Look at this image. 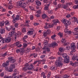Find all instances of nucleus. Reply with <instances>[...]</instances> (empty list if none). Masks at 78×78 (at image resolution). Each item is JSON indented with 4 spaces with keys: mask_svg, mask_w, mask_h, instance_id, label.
<instances>
[{
    "mask_svg": "<svg viewBox=\"0 0 78 78\" xmlns=\"http://www.w3.org/2000/svg\"><path fill=\"white\" fill-rule=\"evenodd\" d=\"M55 46H58V44L56 43H53L52 44H49L47 46H44L42 49V50H44L43 53L45 54L46 53V51L50 52V48L49 47H53Z\"/></svg>",
    "mask_w": 78,
    "mask_h": 78,
    "instance_id": "f257e3e1",
    "label": "nucleus"
},
{
    "mask_svg": "<svg viewBox=\"0 0 78 78\" xmlns=\"http://www.w3.org/2000/svg\"><path fill=\"white\" fill-rule=\"evenodd\" d=\"M58 61L55 62V64L58 67H62L63 64L61 62H61L62 61L63 59H62V58L61 57H58Z\"/></svg>",
    "mask_w": 78,
    "mask_h": 78,
    "instance_id": "f03ea898",
    "label": "nucleus"
},
{
    "mask_svg": "<svg viewBox=\"0 0 78 78\" xmlns=\"http://www.w3.org/2000/svg\"><path fill=\"white\" fill-rule=\"evenodd\" d=\"M58 55H62V57L64 58L65 59L64 60V63H69V57L68 56H67V54H62V53L61 54L59 53Z\"/></svg>",
    "mask_w": 78,
    "mask_h": 78,
    "instance_id": "7ed1b4c3",
    "label": "nucleus"
},
{
    "mask_svg": "<svg viewBox=\"0 0 78 78\" xmlns=\"http://www.w3.org/2000/svg\"><path fill=\"white\" fill-rule=\"evenodd\" d=\"M62 22L64 24L65 27H67L68 26L71 25V22L69 20H67L64 19L62 20Z\"/></svg>",
    "mask_w": 78,
    "mask_h": 78,
    "instance_id": "20e7f679",
    "label": "nucleus"
},
{
    "mask_svg": "<svg viewBox=\"0 0 78 78\" xmlns=\"http://www.w3.org/2000/svg\"><path fill=\"white\" fill-rule=\"evenodd\" d=\"M11 38L10 37H9L6 38L5 40L4 39H2L0 40V42H2L3 43H5V42L9 43V42H11Z\"/></svg>",
    "mask_w": 78,
    "mask_h": 78,
    "instance_id": "39448f33",
    "label": "nucleus"
},
{
    "mask_svg": "<svg viewBox=\"0 0 78 78\" xmlns=\"http://www.w3.org/2000/svg\"><path fill=\"white\" fill-rule=\"evenodd\" d=\"M5 69L6 71L9 72H13V69L10 67H6L5 68Z\"/></svg>",
    "mask_w": 78,
    "mask_h": 78,
    "instance_id": "423d86ee",
    "label": "nucleus"
},
{
    "mask_svg": "<svg viewBox=\"0 0 78 78\" xmlns=\"http://www.w3.org/2000/svg\"><path fill=\"white\" fill-rule=\"evenodd\" d=\"M76 48V46H75V45L74 44H73V45L71 46V49L72 51H71L70 53L71 54H72L74 52H75L76 51L75 50V48Z\"/></svg>",
    "mask_w": 78,
    "mask_h": 78,
    "instance_id": "0eeeda50",
    "label": "nucleus"
},
{
    "mask_svg": "<svg viewBox=\"0 0 78 78\" xmlns=\"http://www.w3.org/2000/svg\"><path fill=\"white\" fill-rule=\"evenodd\" d=\"M20 16L19 15H17L15 17V18H13V20L12 21L13 23H16V20H19Z\"/></svg>",
    "mask_w": 78,
    "mask_h": 78,
    "instance_id": "6e6552de",
    "label": "nucleus"
},
{
    "mask_svg": "<svg viewBox=\"0 0 78 78\" xmlns=\"http://www.w3.org/2000/svg\"><path fill=\"white\" fill-rule=\"evenodd\" d=\"M9 61L7 60L6 61V62L5 63H3L2 64V66H3V67H7L6 66H8L9 65Z\"/></svg>",
    "mask_w": 78,
    "mask_h": 78,
    "instance_id": "1a4fd4ad",
    "label": "nucleus"
},
{
    "mask_svg": "<svg viewBox=\"0 0 78 78\" xmlns=\"http://www.w3.org/2000/svg\"><path fill=\"white\" fill-rule=\"evenodd\" d=\"M18 35L19 36H20V35H21V32H20L19 34L18 33V34H15L14 36V38L15 41H16V40L17 39V37H18Z\"/></svg>",
    "mask_w": 78,
    "mask_h": 78,
    "instance_id": "9d476101",
    "label": "nucleus"
},
{
    "mask_svg": "<svg viewBox=\"0 0 78 78\" xmlns=\"http://www.w3.org/2000/svg\"><path fill=\"white\" fill-rule=\"evenodd\" d=\"M46 26H44V29H48L50 27V24L49 23H45Z\"/></svg>",
    "mask_w": 78,
    "mask_h": 78,
    "instance_id": "9b49d317",
    "label": "nucleus"
},
{
    "mask_svg": "<svg viewBox=\"0 0 78 78\" xmlns=\"http://www.w3.org/2000/svg\"><path fill=\"white\" fill-rule=\"evenodd\" d=\"M50 4H47L44 5L45 8H44V10H48V6H50Z\"/></svg>",
    "mask_w": 78,
    "mask_h": 78,
    "instance_id": "f8f14e48",
    "label": "nucleus"
},
{
    "mask_svg": "<svg viewBox=\"0 0 78 78\" xmlns=\"http://www.w3.org/2000/svg\"><path fill=\"white\" fill-rule=\"evenodd\" d=\"M64 32H65V33H69V34L71 33V31H69V30L67 29V27L65 29Z\"/></svg>",
    "mask_w": 78,
    "mask_h": 78,
    "instance_id": "ddd939ff",
    "label": "nucleus"
},
{
    "mask_svg": "<svg viewBox=\"0 0 78 78\" xmlns=\"http://www.w3.org/2000/svg\"><path fill=\"white\" fill-rule=\"evenodd\" d=\"M5 33V29L2 28H0V33L3 34H4Z\"/></svg>",
    "mask_w": 78,
    "mask_h": 78,
    "instance_id": "4468645a",
    "label": "nucleus"
},
{
    "mask_svg": "<svg viewBox=\"0 0 78 78\" xmlns=\"http://www.w3.org/2000/svg\"><path fill=\"white\" fill-rule=\"evenodd\" d=\"M10 28L9 29H7L8 31H10L11 30H12V31H15V28H13V26H10ZM13 28V29H12Z\"/></svg>",
    "mask_w": 78,
    "mask_h": 78,
    "instance_id": "2eb2a0df",
    "label": "nucleus"
},
{
    "mask_svg": "<svg viewBox=\"0 0 78 78\" xmlns=\"http://www.w3.org/2000/svg\"><path fill=\"white\" fill-rule=\"evenodd\" d=\"M52 22L54 23H59V20L58 19H55L52 20Z\"/></svg>",
    "mask_w": 78,
    "mask_h": 78,
    "instance_id": "dca6fc26",
    "label": "nucleus"
},
{
    "mask_svg": "<svg viewBox=\"0 0 78 78\" xmlns=\"http://www.w3.org/2000/svg\"><path fill=\"white\" fill-rule=\"evenodd\" d=\"M37 56V55L35 53H33L30 55V56H34V58H36Z\"/></svg>",
    "mask_w": 78,
    "mask_h": 78,
    "instance_id": "f3484780",
    "label": "nucleus"
},
{
    "mask_svg": "<svg viewBox=\"0 0 78 78\" xmlns=\"http://www.w3.org/2000/svg\"><path fill=\"white\" fill-rule=\"evenodd\" d=\"M44 44L45 45V46H47V45H48L49 44H48V41L47 40H44Z\"/></svg>",
    "mask_w": 78,
    "mask_h": 78,
    "instance_id": "a211bd4d",
    "label": "nucleus"
},
{
    "mask_svg": "<svg viewBox=\"0 0 78 78\" xmlns=\"http://www.w3.org/2000/svg\"><path fill=\"white\" fill-rule=\"evenodd\" d=\"M35 2L36 5H37V6H40L41 5V2L39 1H35Z\"/></svg>",
    "mask_w": 78,
    "mask_h": 78,
    "instance_id": "6ab92c4d",
    "label": "nucleus"
},
{
    "mask_svg": "<svg viewBox=\"0 0 78 78\" xmlns=\"http://www.w3.org/2000/svg\"><path fill=\"white\" fill-rule=\"evenodd\" d=\"M23 2H22V1H19L17 3V5L18 6H21L22 5V4Z\"/></svg>",
    "mask_w": 78,
    "mask_h": 78,
    "instance_id": "aec40b11",
    "label": "nucleus"
},
{
    "mask_svg": "<svg viewBox=\"0 0 78 78\" xmlns=\"http://www.w3.org/2000/svg\"><path fill=\"white\" fill-rule=\"evenodd\" d=\"M14 31H12L10 33H9V37H12V36L14 35Z\"/></svg>",
    "mask_w": 78,
    "mask_h": 78,
    "instance_id": "412c9836",
    "label": "nucleus"
},
{
    "mask_svg": "<svg viewBox=\"0 0 78 78\" xmlns=\"http://www.w3.org/2000/svg\"><path fill=\"white\" fill-rule=\"evenodd\" d=\"M42 17L43 19H45V18L47 17H48V16H47V15H46V14L44 13L42 15Z\"/></svg>",
    "mask_w": 78,
    "mask_h": 78,
    "instance_id": "4be33fe9",
    "label": "nucleus"
},
{
    "mask_svg": "<svg viewBox=\"0 0 78 78\" xmlns=\"http://www.w3.org/2000/svg\"><path fill=\"white\" fill-rule=\"evenodd\" d=\"M4 24H5V22L4 21L0 22V26L1 27H3Z\"/></svg>",
    "mask_w": 78,
    "mask_h": 78,
    "instance_id": "5701e85b",
    "label": "nucleus"
},
{
    "mask_svg": "<svg viewBox=\"0 0 78 78\" xmlns=\"http://www.w3.org/2000/svg\"><path fill=\"white\" fill-rule=\"evenodd\" d=\"M26 5H27L26 4H25V3L23 2V4H22V5H21L22 8H26Z\"/></svg>",
    "mask_w": 78,
    "mask_h": 78,
    "instance_id": "b1692460",
    "label": "nucleus"
},
{
    "mask_svg": "<svg viewBox=\"0 0 78 78\" xmlns=\"http://www.w3.org/2000/svg\"><path fill=\"white\" fill-rule=\"evenodd\" d=\"M58 35L60 37H63V33L59 32L58 34Z\"/></svg>",
    "mask_w": 78,
    "mask_h": 78,
    "instance_id": "393cba45",
    "label": "nucleus"
},
{
    "mask_svg": "<svg viewBox=\"0 0 78 78\" xmlns=\"http://www.w3.org/2000/svg\"><path fill=\"white\" fill-rule=\"evenodd\" d=\"M33 30L32 31H29L27 33H29L30 34H33L34 31V30Z\"/></svg>",
    "mask_w": 78,
    "mask_h": 78,
    "instance_id": "a878e982",
    "label": "nucleus"
},
{
    "mask_svg": "<svg viewBox=\"0 0 78 78\" xmlns=\"http://www.w3.org/2000/svg\"><path fill=\"white\" fill-rule=\"evenodd\" d=\"M10 67L12 68V69H15V67H16V66H15V65H14V64H12L11 65Z\"/></svg>",
    "mask_w": 78,
    "mask_h": 78,
    "instance_id": "bb28decb",
    "label": "nucleus"
},
{
    "mask_svg": "<svg viewBox=\"0 0 78 78\" xmlns=\"http://www.w3.org/2000/svg\"><path fill=\"white\" fill-rule=\"evenodd\" d=\"M16 59H12L10 61L11 63H14L16 62Z\"/></svg>",
    "mask_w": 78,
    "mask_h": 78,
    "instance_id": "cd10ccee",
    "label": "nucleus"
},
{
    "mask_svg": "<svg viewBox=\"0 0 78 78\" xmlns=\"http://www.w3.org/2000/svg\"><path fill=\"white\" fill-rule=\"evenodd\" d=\"M41 50V48L39 47H37L35 48V51H39Z\"/></svg>",
    "mask_w": 78,
    "mask_h": 78,
    "instance_id": "c85d7f7f",
    "label": "nucleus"
},
{
    "mask_svg": "<svg viewBox=\"0 0 78 78\" xmlns=\"http://www.w3.org/2000/svg\"><path fill=\"white\" fill-rule=\"evenodd\" d=\"M48 12L49 14H53V11L52 10H48Z\"/></svg>",
    "mask_w": 78,
    "mask_h": 78,
    "instance_id": "c756f323",
    "label": "nucleus"
},
{
    "mask_svg": "<svg viewBox=\"0 0 78 78\" xmlns=\"http://www.w3.org/2000/svg\"><path fill=\"white\" fill-rule=\"evenodd\" d=\"M22 30V32H23V33H24L25 32H26V28L25 27L23 28Z\"/></svg>",
    "mask_w": 78,
    "mask_h": 78,
    "instance_id": "7c9ffc66",
    "label": "nucleus"
},
{
    "mask_svg": "<svg viewBox=\"0 0 78 78\" xmlns=\"http://www.w3.org/2000/svg\"><path fill=\"white\" fill-rule=\"evenodd\" d=\"M8 59L10 62V61L13 59V58L12 57L10 56L8 58Z\"/></svg>",
    "mask_w": 78,
    "mask_h": 78,
    "instance_id": "2f4dec72",
    "label": "nucleus"
},
{
    "mask_svg": "<svg viewBox=\"0 0 78 78\" xmlns=\"http://www.w3.org/2000/svg\"><path fill=\"white\" fill-rule=\"evenodd\" d=\"M59 51H60V52H64L63 49L62 48H60L59 49Z\"/></svg>",
    "mask_w": 78,
    "mask_h": 78,
    "instance_id": "473e14b6",
    "label": "nucleus"
},
{
    "mask_svg": "<svg viewBox=\"0 0 78 78\" xmlns=\"http://www.w3.org/2000/svg\"><path fill=\"white\" fill-rule=\"evenodd\" d=\"M27 70H28V68L25 67H24V68H23L22 69V70H24V71H27Z\"/></svg>",
    "mask_w": 78,
    "mask_h": 78,
    "instance_id": "72a5a7b5",
    "label": "nucleus"
},
{
    "mask_svg": "<svg viewBox=\"0 0 78 78\" xmlns=\"http://www.w3.org/2000/svg\"><path fill=\"white\" fill-rule=\"evenodd\" d=\"M4 78H11V76H4Z\"/></svg>",
    "mask_w": 78,
    "mask_h": 78,
    "instance_id": "f704fd0d",
    "label": "nucleus"
},
{
    "mask_svg": "<svg viewBox=\"0 0 78 78\" xmlns=\"http://www.w3.org/2000/svg\"><path fill=\"white\" fill-rule=\"evenodd\" d=\"M13 6L12 5H10L8 6V8L9 9H11V8H12Z\"/></svg>",
    "mask_w": 78,
    "mask_h": 78,
    "instance_id": "c9c22d12",
    "label": "nucleus"
},
{
    "mask_svg": "<svg viewBox=\"0 0 78 78\" xmlns=\"http://www.w3.org/2000/svg\"><path fill=\"white\" fill-rule=\"evenodd\" d=\"M46 33L48 34H50L51 33V31H50V30L48 29L46 31Z\"/></svg>",
    "mask_w": 78,
    "mask_h": 78,
    "instance_id": "e433bc0d",
    "label": "nucleus"
},
{
    "mask_svg": "<svg viewBox=\"0 0 78 78\" xmlns=\"http://www.w3.org/2000/svg\"><path fill=\"white\" fill-rule=\"evenodd\" d=\"M51 75V72H49L48 73V74L47 75V78H49Z\"/></svg>",
    "mask_w": 78,
    "mask_h": 78,
    "instance_id": "4c0bfd02",
    "label": "nucleus"
},
{
    "mask_svg": "<svg viewBox=\"0 0 78 78\" xmlns=\"http://www.w3.org/2000/svg\"><path fill=\"white\" fill-rule=\"evenodd\" d=\"M45 57V55H43L41 56L40 58L41 59H43Z\"/></svg>",
    "mask_w": 78,
    "mask_h": 78,
    "instance_id": "58836bf2",
    "label": "nucleus"
},
{
    "mask_svg": "<svg viewBox=\"0 0 78 78\" xmlns=\"http://www.w3.org/2000/svg\"><path fill=\"white\" fill-rule=\"evenodd\" d=\"M5 25H9V23L8 21H5Z\"/></svg>",
    "mask_w": 78,
    "mask_h": 78,
    "instance_id": "ea45409f",
    "label": "nucleus"
},
{
    "mask_svg": "<svg viewBox=\"0 0 78 78\" xmlns=\"http://www.w3.org/2000/svg\"><path fill=\"white\" fill-rule=\"evenodd\" d=\"M36 13H38V14H41V10H38V11L36 12Z\"/></svg>",
    "mask_w": 78,
    "mask_h": 78,
    "instance_id": "a19ab883",
    "label": "nucleus"
},
{
    "mask_svg": "<svg viewBox=\"0 0 78 78\" xmlns=\"http://www.w3.org/2000/svg\"><path fill=\"white\" fill-rule=\"evenodd\" d=\"M61 41L62 42H66V39L62 38L61 40Z\"/></svg>",
    "mask_w": 78,
    "mask_h": 78,
    "instance_id": "79ce46f5",
    "label": "nucleus"
},
{
    "mask_svg": "<svg viewBox=\"0 0 78 78\" xmlns=\"http://www.w3.org/2000/svg\"><path fill=\"white\" fill-rule=\"evenodd\" d=\"M23 27H30V25H29V24L26 23L24 25Z\"/></svg>",
    "mask_w": 78,
    "mask_h": 78,
    "instance_id": "37998d69",
    "label": "nucleus"
},
{
    "mask_svg": "<svg viewBox=\"0 0 78 78\" xmlns=\"http://www.w3.org/2000/svg\"><path fill=\"white\" fill-rule=\"evenodd\" d=\"M55 69H56V68L55 67L52 66L51 68V70H55Z\"/></svg>",
    "mask_w": 78,
    "mask_h": 78,
    "instance_id": "c03bdc74",
    "label": "nucleus"
},
{
    "mask_svg": "<svg viewBox=\"0 0 78 78\" xmlns=\"http://www.w3.org/2000/svg\"><path fill=\"white\" fill-rule=\"evenodd\" d=\"M38 69H39V67H37L36 68L34 69V71H36V72H37Z\"/></svg>",
    "mask_w": 78,
    "mask_h": 78,
    "instance_id": "a18cd8bd",
    "label": "nucleus"
},
{
    "mask_svg": "<svg viewBox=\"0 0 78 78\" xmlns=\"http://www.w3.org/2000/svg\"><path fill=\"white\" fill-rule=\"evenodd\" d=\"M73 18L74 19V21L75 22H76L77 21V18L75 17H73Z\"/></svg>",
    "mask_w": 78,
    "mask_h": 78,
    "instance_id": "49530a36",
    "label": "nucleus"
},
{
    "mask_svg": "<svg viewBox=\"0 0 78 78\" xmlns=\"http://www.w3.org/2000/svg\"><path fill=\"white\" fill-rule=\"evenodd\" d=\"M28 37V36L25 35V36L23 38V40L26 39H27Z\"/></svg>",
    "mask_w": 78,
    "mask_h": 78,
    "instance_id": "de8ad7c7",
    "label": "nucleus"
},
{
    "mask_svg": "<svg viewBox=\"0 0 78 78\" xmlns=\"http://www.w3.org/2000/svg\"><path fill=\"white\" fill-rule=\"evenodd\" d=\"M35 16L37 17H41V15L39 14H37L35 15Z\"/></svg>",
    "mask_w": 78,
    "mask_h": 78,
    "instance_id": "09e8293b",
    "label": "nucleus"
},
{
    "mask_svg": "<svg viewBox=\"0 0 78 78\" xmlns=\"http://www.w3.org/2000/svg\"><path fill=\"white\" fill-rule=\"evenodd\" d=\"M19 25V24L18 23H16L15 24V27H16V28H18V26Z\"/></svg>",
    "mask_w": 78,
    "mask_h": 78,
    "instance_id": "8fccbe9b",
    "label": "nucleus"
},
{
    "mask_svg": "<svg viewBox=\"0 0 78 78\" xmlns=\"http://www.w3.org/2000/svg\"><path fill=\"white\" fill-rule=\"evenodd\" d=\"M73 9H76V8H77L78 9V7H77L76 5H74L73 7Z\"/></svg>",
    "mask_w": 78,
    "mask_h": 78,
    "instance_id": "3c124183",
    "label": "nucleus"
},
{
    "mask_svg": "<svg viewBox=\"0 0 78 78\" xmlns=\"http://www.w3.org/2000/svg\"><path fill=\"white\" fill-rule=\"evenodd\" d=\"M78 30V27L75 28L74 29V31H76V32H78V31H77Z\"/></svg>",
    "mask_w": 78,
    "mask_h": 78,
    "instance_id": "603ef678",
    "label": "nucleus"
},
{
    "mask_svg": "<svg viewBox=\"0 0 78 78\" xmlns=\"http://www.w3.org/2000/svg\"><path fill=\"white\" fill-rule=\"evenodd\" d=\"M64 78H68L69 77V76L68 75H64Z\"/></svg>",
    "mask_w": 78,
    "mask_h": 78,
    "instance_id": "864d4df0",
    "label": "nucleus"
},
{
    "mask_svg": "<svg viewBox=\"0 0 78 78\" xmlns=\"http://www.w3.org/2000/svg\"><path fill=\"white\" fill-rule=\"evenodd\" d=\"M63 8L65 9H66L67 8V6L65 5L63 6Z\"/></svg>",
    "mask_w": 78,
    "mask_h": 78,
    "instance_id": "5fc2aeb1",
    "label": "nucleus"
},
{
    "mask_svg": "<svg viewBox=\"0 0 78 78\" xmlns=\"http://www.w3.org/2000/svg\"><path fill=\"white\" fill-rule=\"evenodd\" d=\"M23 47H24V48H26L27 47V44L25 43L24 44H23Z\"/></svg>",
    "mask_w": 78,
    "mask_h": 78,
    "instance_id": "6e6d98bb",
    "label": "nucleus"
},
{
    "mask_svg": "<svg viewBox=\"0 0 78 78\" xmlns=\"http://www.w3.org/2000/svg\"><path fill=\"white\" fill-rule=\"evenodd\" d=\"M55 19V16H51L50 18V19Z\"/></svg>",
    "mask_w": 78,
    "mask_h": 78,
    "instance_id": "4d7b16f0",
    "label": "nucleus"
},
{
    "mask_svg": "<svg viewBox=\"0 0 78 78\" xmlns=\"http://www.w3.org/2000/svg\"><path fill=\"white\" fill-rule=\"evenodd\" d=\"M67 6H69L70 5H72V2H68L67 4H66Z\"/></svg>",
    "mask_w": 78,
    "mask_h": 78,
    "instance_id": "13d9d810",
    "label": "nucleus"
},
{
    "mask_svg": "<svg viewBox=\"0 0 78 78\" xmlns=\"http://www.w3.org/2000/svg\"><path fill=\"white\" fill-rule=\"evenodd\" d=\"M29 8L31 10H33L34 9V8L31 6H29Z\"/></svg>",
    "mask_w": 78,
    "mask_h": 78,
    "instance_id": "bf43d9fd",
    "label": "nucleus"
},
{
    "mask_svg": "<svg viewBox=\"0 0 78 78\" xmlns=\"http://www.w3.org/2000/svg\"><path fill=\"white\" fill-rule=\"evenodd\" d=\"M44 75H45V73H44V72H43L41 73V76L42 77V76H44Z\"/></svg>",
    "mask_w": 78,
    "mask_h": 78,
    "instance_id": "052dcab7",
    "label": "nucleus"
},
{
    "mask_svg": "<svg viewBox=\"0 0 78 78\" xmlns=\"http://www.w3.org/2000/svg\"><path fill=\"white\" fill-rule=\"evenodd\" d=\"M56 36V35L54 34V35L51 36V38H52V39H54V38Z\"/></svg>",
    "mask_w": 78,
    "mask_h": 78,
    "instance_id": "680f3d73",
    "label": "nucleus"
},
{
    "mask_svg": "<svg viewBox=\"0 0 78 78\" xmlns=\"http://www.w3.org/2000/svg\"><path fill=\"white\" fill-rule=\"evenodd\" d=\"M66 48L67 50H69V49H70V46H68L66 47Z\"/></svg>",
    "mask_w": 78,
    "mask_h": 78,
    "instance_id": "e2e57ef3",
    "label": "nucleus"
},
{
    "mask_svg": "<svg viewBox=\"0 0 78 78\" xmlns=\"http://www.w3.org/2000/svg\"><path fill=\"white\" fill-rule=\"evenodd\" d=\"M62 7V5L61 4H58V8H61Z\"/></svg>",
    "mask_w": 78,
    "mask_h": 78,
    "instance_id": "0e129e2a",
    "label": "nucleus"
},
{
    "mask_svg": "<svg viewBox=\"0 0 78 78\" xmlns=\"http://www.w3.org/2000/svg\"><path fill=\"white\" fill-rule=\"evenodd\" d=\"M0 76L1 77H3V76L4 75V73H1L0 74Z\"/></svg>",
    "mask_w": 78,
    "mask_h": 78,
    "instance_id": "69168bd1",
    "label": "nucleus"
},
{
    "mask_svg": "<svg viewBox=\"0 0 78 78\" xmlns=\"http://www.w3.org/2000/svg\"><path fill=\"white\" fill-rule=\"evenodd\" d=\"M16 53H19V52H20V49H18L16 50Z\"/></svg>",
    "mask_w": 78,
    "mask_h": 78,
    "instance_id": "338daca9",
    "label": "nucleus"
},
{
    "mask_svg": "<svg viewBox=\"0 0 78 78\" xmlns=\"http://www.w3.org/2000/svg\"><path fill=\"white\" fill-rule=\"evenodd\" d=\"M19 77H20L19 76H15L13 78H19Z\"/></svg>",
    "mask_w": 78,
    "mask_h": 78,
    "instance_id": "774afa93",
    "label": "nucleus"
}]
</instances>
